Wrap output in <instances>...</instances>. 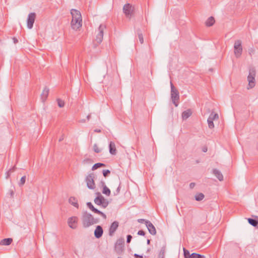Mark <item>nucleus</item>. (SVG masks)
<instances>
[{"mask_svg": "<svg viewBox=\"0 0 258 258\" xmlns=\"http://www.w3.org/2000/svg\"><path fill=\"white\" fill-rule=\"evenodd\" d=\"M81 220L84 228H86L90 227L91 225L97 224L99 222V218H95L90 213L87 211L83 213Z\"/></svg>", "mask_w": 258, "mask_h": 258, "instance_id": "1", "label": "nucleus"}, {"mask_svg": "<svg viewBox=\"0 0 258 258\" xmlns=\"http://www.w3.org/2000/svg\"><path fill=\"white\" fill-rule=\"evenodd\" d=\"M171 87V98L172 103L177 107L178 106V101L179 99V95L178 91L175 88L173 84L170 82Z\"/></svg>", "mask_w": 258, "mask_h": 258, "instance_id": "2", "label": "nucleus"}, {"mask_svg": "<svg viewBox=\"0 0 258 258\" xmlns=\"http://www.w3.org/2000/svg\"><path fill=\"white\" fill-rule=\"evenodd\" d=\"M256 72L254 68H251L249 70V75L247 77V80L248 81V86L249 88H252L255 86V77ZM249 89V88H248Z\"/></svg>", "mask_w": 258, "mask_h": 258, "instance_id": "3", "label": "nucleus"}, {"mask_svg": "<svg viewBox=\"0 0 258 258\" xmlns=\"http://www.w3.org/2000/svg\"><path fill=\"white\" fill-rule=\"evenodd\" d=\"M135 8L130 4H126L123 7V12L126 18L131 19L134 14Z\"/></svg>", "mask_w": 258, "mask_h": 258, "instance_id": "4", "label": "nucleus"}, {"mask_svg": "<svg viewBox=\"0 0 258 258\" xmlns=\"http://www.w3.org/2000/svg\"><path fill=\"white\" fill-rule=\"evenodd\" d=\"M94 178L95 175L93 173L89 174L86 176L85 181L87 183V186L89 189H94L96 188Z\"/></svg>", "mask_w": 258, "mask_h": 258, "instance_id": "5", "label": "nucleus"}, {"mask_svg": "<svg viewBox=\"0 0 258 258\" xmlns=\"http://www.w3.org/2000/svg\"><path fill=\"white\" fill-rule=\"evenodd\" d=\"M234 54L236 58H239L242 53V42L240 40H237L235 41L234 44Z\"/></svg>", "mask_w": 258, "mask_h": 258, "instance_id": "6", "label": "nucleus"}, {"mask_svg": "<svg viewBox=\"0 0 258 258\" xmlns=\"http://www.w3.org/2000/svg\"><path fill=\"white\" fill-rule=\"evenodd\" d=\"M106 28V26L104 24H100L98 27V33L96 36L95 41L98 44H100L103 40L104 30Z\"/></svg>", "mask_w": 258, "mask_h": 258, "instance_id": "7", "label": "nucleus"}, {"mask_svg": "<svg viewBox=\"0 0 258 258\" xmlns=\"http://www.w3.org/2000/svg\"><path fill=\"white\" fill-rule=\"evenodd\" d=\"M124 245V239L123 238H120L117 240L115 244V250L118 254L123 251Z\"/></svg>", "mask_w": 258, "mask_h": 258, "instance_id": "8", "label": "nucleus"}, {"mask_svg": "<svg viewBox=\"0 0 258 258\" xmlns=\"http://www.w3.org/2000/svg\"><path fill=\"white\" fill-rule=\"evenodd\" d=\"M36 15L35 13H30L27 19V25L28 29H31L33 28L34 23L36 19Z\"/></svg>", "mask_w": 258, "mask_h": 258, "instance_id": "9", "label": "nucleus"}, {"mask_svg": "<svg viewBox=\"0 0 258 258\" xmlns=\"http://www.w3.org/2000/svg\"><path fill=\"white\" fill-rule=\"evenodd\" d=\"M72 29L77 30L82 26V18H72L71 22Z\"/></svg>", "mask_w": 258, "mask_h": 258, "instance_id": "10", "label": "nucleus"}, {"mask_svg": "<svg viewBox=\"0 0 258 258\" xmlns=\"http://www.w3.org/2000/svg\"><path fill=\"white\" fill-rule=\"evenodd\" d=\"M146 226L148 228V230L149 233L153 235H155L156 234V230L155 226L153 224L149 221L148 222H146Z\"/></svg>", "mask_w": 258, "mask_h": 258, "instance_id": "11", "label": "nucleus"}, {"mask_svg": "<svg viewBox=\"0 0 258 258\" xmlns=\"http://www.w3.org/2000/svg\"><path fill=\"white\" fill-rule=\"evenodd\" d=\"M77 221L78 218L77 217H72L69 218L68 221L69 226L72 229H76L77 227Z\"/></svg>", "mask_w": 258, "mask_h": 258, "instance_id": "12", "label": "nucleus"}, {"mask_svg": "<svg viewBox=\"0 0 258 258\" xmlns=\"http://www.w3.org/2000/svg\"><path fill=\"white\" fill-rule=\"evenodd\" d=\"M119 226L118 222L115 221L111 224L109 229V235L112 236L115 232Z\"/></svg>", "mask_w": 258, "mask_h": 258, "instance_id": "13", "label": "nucleus"}, {"mask_svg": "<svg viewBox=\"0 0 258 258\" xmlns=\"http://www.w3.org/2000/svg\"><path fill=\"white\" fill-rule=\"evenodd\" d=\"M103 230L102 227L98 225L96 226V229L94 230V236L96 238H100L103 235Z\"/></svg>", "mask_w": 258, "mask_h": 258, "instance_id": "14", "label": "nucleus"}, {"mask_svg": "<svg viewBox=\"0 0 258 258\" xmlns=\"http://www.w3.org/2000/svg\"><path fill=\"white\" fill-rule=\"evenodd\" d=\"M212 173L219 179V181H221L223 180V176L222 173L217 169H213L212 170Z\"/></svg>", "mask_w": 258, "mask_h": 258, "instance_id": "15", "label": "nucleus"}, {"mask_svg": "<svg viewBox=\"0 0 258 258\" xmlns=\"http://www.w3.org/2000/svg\"><path fill=\"white\" fill-rule=\"evenodd\" d=\"M49 90L48 88L45 87L41 94V99L43 102H44L46 100L49 94Z\"/></svg>", "mask_w": 258, "mask_h": 258, "instance_id": "16", "label": "nucleus"}, {"mask_svg": "<svg viewBox=\"0 0 258 258\" xmlns=\"http://www.w3.org/2000/svg\"><path fill=\"white\" fill-rule=\"evenodd\" d=\"M98 196L94 199V203L99 206H101L105 198L99 193H97Z\"/></svg>", "mask_w": 258, "mask_h": 258, "instance_id": "17", "label": "nucleus"}, {"mask_svg": "<svg viewBox=\"0 0 258 258\" xmlns=\"http://www.w3.org/2000/svg\"><path fill=\"white\" fill-rule=\"evenodd\" d=\"M109 153L111 155H116V149L115 145L114 142H110L109 144Z\"/></svg>", "mask_w": 258, "mask_h": 258, "instance_id": "18", "label": "nucleus"}, {"mask_svg": "<svg viewBox=\"0 0 258 258\" xmlns=\"http://www.w3.org/2000/svg\"><path fill=\"white\" fill-rule=\"evenodd\" d=\"M255 219L248 218V222L252 226L258 228V217L255 216Z\"/></svg>", "mask_w": 258, "mask_h": 258, "instance_id": "19", "label": "nucleus"}, {"mask_svg": "<svg viewBox=\"0 0 258 258\" xmlns=\"http://www.w3.org/2000/svg\"><path fill=\"white\" fill-rule=\"evenodd\" d=\"M71 14L72 15V18H82L81 13L76 9H72L71 11Z\"/></svg>", "mask_w": 258, "mask_h": 258, "instance_id": "20", "label": "nucleus"}, {"mask_svg": "<svg viewBox=\"0 0 258 258\" xmlns=\"http://www.w3.org/2000/svg\"><path fill=\"white\" fill-rule=\"evenodd\" d=\"M13 240L11 238H5L0 241V245H9L12 242Z\"/></svg>", "mask_w": 258, "mask_h": 258, "instance_id": "21", "label": "nucleus"}, {"mask_svg": "<svg viewBox=\"0 0 258 258\" xmlns=\"http://www.w3.org/2000/svg\"><path fill=\"white\" fill-rule=\"evenodd\" d=\"M215 22V19L213 17H210L205 22V25L207 27H210L214 25Z\"/></svg>", "mask_w": 258, "mask_h": 258, "instance_id": "22", "label": "nucleus"}, {"mask_svg": "<svg viewBox=\"0 0 258 258\" xmlns=\"http://www.w3.org/2000/svg\"><path fill=\"white\" fill-rule=\"evenodd\" d=\"M166 244H165V243H164L162 245L161 248L160 250V252L159 253V254H158L159 258H164V257L165 250H166Z\"/></svg>", "mask_w": 258, "mask_h": 258, "instance_id": "23", "label": "nucleus"}, {"mask_svg": "<svg viewBox=\"0 0 258 258\" xmlns=\"http://www.w3.org/2000/svg\"><path fill=\"white\" fill-rule=\"evenodd\" d=\"M69 203L74 206V207L78 208H79V204L78 203V200L74 197H71L69 199Z\"/></svg>", "mask_w": 258, "mask_h": 258, "instance_id": "24", "label": "nucleus"}, {"mask_svg": "<svg viewBox=\"0 0 258 258\" xmlns=\"http://www.w3.org/2000/svg\"><path fill=\"white\" fill-rule=\"evenodd\" d=\"M191 115V111L190 109H187L183 111L182 113L183 119H186Z\"/></svg>", "mask_w": 258, "mask_h": 258, "instance_id": "25", "label": "nucleus"}, {"mask_svg": "<svg viewBox=\"0 0 258 258\" xmlns=\"http://www.w3.org/2000/svg\"><path fill=\"white\" fill-rule=\"evenodd\" d=\"M86 204L88 208H89L93 212L96 214L97 213L98 210L95 208L91 202H87Z\"/></svg>", "mask_w": 258, "mask_h": 258, "instance_id": "26", "label": "nucleus"}, {"mask_svg": "<svg viewBox=\"0 0 258 258\" xmlns=\"http://www.w3.org/2000/svg\"><path fill=\"white\" fill-rule=\"evenodd\" d=\"M105 164H104V163H97L96 164H95L92 167V170H95L99 168H100V167H105Z\"/></svg>", "mask_w": 258, "mask_h": 258, "instance_id": "27", "label": "nucleus"}, {"mask_svg": "<svg viewBox=\"0 0 258 258\" xmlns=\"http://www.w3.org/2000/svg\"><path fill=\"white\" fill-rule=\"evenodd\" d=\"M205 195L203 193H198L195 196V200L197 201H201L204 199Z\"/></svg>", "mask_w": 258, "mask_h": 258, "instance_id": "28", "label": "nucleus"}, {"mask_svg": "<svg viewBox=\"0 0 258 258\" xmlns=\"http://www.w3.org/2000/svg\"><path fill=\"white\" fill-rule=\"evenodd\" d=\"M138 36L139 39V41L141 44L144 43V37L143 36V34L140 30H138L137 31Z\"/></svg>", "mask_w": 258, "mask_h": 258, "instance_id": "29", "label": "nucleus"}, {"mask_svg": "<svg viewBox=\"0 0 258 258\" xmlns=\"http://www.w3.org/2000/svg\"><path fill=\"white\" fill-rule=\"evenodd\" d=\"M102 193L107 196H109L110 195L111 191L107 186H104L102 189Z\"/></svg>", "mask_w": 258, "mask_h": 258, "instance_id": "30", "label": "nucleus"}, {"mask_svg": "<svg viewBox=\"0 0 258 258\" xmlns=\"http://www.w3.org/2000/svg\"><path fill=\"white\" fill-rule=\"evenodd\" d=\"M213 120H213L211 117H208V120H207L209 127L211 129H212L214 127Z\"/></svg>", "mask_w": 258, "mask_h": 258, "instance_id": "31", "label": "nucleus"}, {"mask_svg": "<svg viewBox=\"0 0 258 258\" xmlns=\"http://www.w3.org/2000/svg\"><path fill=\"white\" fill-rule=\"evenodd\" d=\"M190 258H206L204 255H201L197 253H192L191 254Z\"/></svg>", "mask_w": 258, "mask_h": 258, "instance_id": "32", "label": "nucleus"}, {"mask_svg": "<svg viewBox=\"0 0 258 258\" xmlns=\"http://www.w3.org/2000/svg\"><path fill=\"white\" fill-rule=\"evenodd\" d=\"M183 254L184 258H190V256H191L189 251L185 248H183Z\"/></svg>", "mask_w": 258, "mask_h": 258, "instance_id": "33", "label": "nucleus"}, {"mask_svg": "<svg viewBox=\"0 0 258 258\" xmlns=\"http://www.w3.org/2000/svg\"><path fill=\"white\" fill-rule=\"evenodd\" d=\"M57 102L58 106L59 107L61 108V107H64V101L62 100L61 99H60L59 98H58V99H57Z\"/></svg>", "mask_w": 258, "mask_h": 258, "instance_id": "34", "label": "nucleus"}, {"mask_svg": "<svg viewBox=\"0 0 258 258\" xmlns=\"http://www.w3.org/2000/svg\"><path fill=\"white\" fill-rule=\"evenodd\" d=\"M26 176H23L21 177L20 182H19V185L20 186H22L25 183L26 181Z\"/></svg>", "mask_w": 258, "mask_h": 258, "instance_id": "35", "label": "nucleus"}, {"mask_svg": "<svg viewBox=\"0 0 258 258\" xmlns=\"http://www.w3.org/2000/svg\"><path fill=\"white\" fill-rule=\"evenodd\" d=\"M209 117H211L212 119L214 120L219 118V115L217 113H214V112H212Z\"/></svg>", "mask_w": 258, "mask_h": 258, "instance_id": "36", "label": "nucleus"}, {"mask_svg": "<svg viewBox=\"0 0 258 258\" xmlns=\"http://www.w3.org/2000/svg\"><path fill=\"white\" fill-rule=\"evenodd\" d=\"M93 150L95 152L97 153H100L101 151L96 144H95L93 146Z\"/></svg>", "mask_w": 258, "mask_h": 258, "instance_id": "37", "label": "nucleus"}, {"mask_svg": "<svg viewBox=\"0 0 258 258\" xmlns=\"http://www.w3.org/2000/svg\"><path fill=\"white\" fill-rule=\"evenodd\" d=\"M108 204H109V202L106 199H105L104 201H103L102 204H101V206L103 208H105L108 206Z\"/></svg>", "mask_w": 258, "mask_h": 258, "instance_id": "38", "label": "nucleus"}, {"mask_svg": "<svg viewBox=\"0 0 258 258\" xmlns=\"http://www.w3.org/2000/svg\"><path fill=\"white\" fill-rule=\"evenodd\" d=\"M110 173V171L108 169L103 170V175L105 177H106Z\"/></svg>", "mask_w": 258, "mask_h": 258, "instance_id": "39", "label": "nucleus"}, {"mask_svg": "<svg viewBox=\"0 0 258 258\" xmlns=\"http://www.w3.org/2000/svg\"><path fill=\"white\" fill-rule=\"evenodd\" d=\"M96 214L101 215L103 218V219H106V215L104 213H103V212H102L101 211L98 210Z\"/></svg>", "mask_w": 258, "mask_h": 258, "instance_id": "40", "label": "nucleus"}, {"mask_svg": "<svg viewBox=\"0 0 258 258\" xmlns=\"http://www.w3.org/2000/svg\"><path fill=\"white\" fill-rule=\"evenodd\" d=\"M8 194L10 195V198H13L14 195V191L13 189H11L9 190Z\"/></svg>", "mask_w": 258, "mask_h": 258, "instance_id": "41", "label": "nucleus"}, {"mask_svg": "<svg viewBox=\"0 0 258 258\" xmlns=\"http://www.w3.org/2000/svg\"><path fill=\"white\" fill-rule=\"evenodd\" d=\"M120 190V185L119 184V186L117 187V188L116 190V191L114 192V196L117 195L119 193Z\"/></svg>", "mask_w": 258, "mask_h": 258, "instance_id": "42", "label": "nucleus"}, {"mask_svg": "<svg viewBox=\"0 0 258 258\" xmlns=\"http://www.w3.org/2000/svg\"><path fill=\"white\" fill-rule=\"evenodd\" d=\"M148 221H149L144 219H139L138 220V222L141 223H145V224H146V222H148Z\"/></svg>", "mask_w": 258, "mask_h": 258, "instance_id": "43", "label": "nucleus"}, {"mask_svg": "<svg viewBox=\"0 0 258 258\" xmlns=\"http://www.w3.org/2000/svg\"><path fill=\"white\" fill-rule=\"evenodd\" d=\"M132 239V236L131 235H127L126 237V242L130 243Z\"/></svg>", "mask_w": 258, "mask_h": 258, "instance_id": "44", "label": "nucleus"}, {"mask_svg": "<svg viewBox=\"0 0 258 258\" xmlns=\"http://www.w3.org/2000/svg\"><path fill=\"white\" fill-rule=\"evenodd\" d=\"M138 234L141 236H144L145 235V232L143 230H140L138 232Z\"/></svg>", "mask_w": 258, "mask_h": 258, "instance_id": "45", "label": "nucleus"}, {"mask_svg": "<svg viewBox=\"0 0 258 258\" xmlns=\"http://www.w3.org/2000/svg\"><path fill=\"white\" fill-rule=\"evenodd\" d=\"M15 167H13L12 168L10 169L9 171L7 172L8 175V176H9V173H11V172H13L15 171Z\"/></svg>", "mask_w": 258, "mask_h": 258, "instance_id": "46", "label": "nucleus"}, {"mask_svg": "<svg viewBox=\"0 0 258 258\" xmlns=\"http://www.w3.org/2000/svg\"><path fill=\"white\" fill-rule=\"evenodd\" d=\"M100 186H101L102 188H103L104 187V186H106V185L104 181H101L100 182Z\"/></svg>", "mask_w": 258, "mask_h": 258, "instance_id": "47", "label": "nucleus"}, {"mask_svg": "<svg viewBox=\"0 0 258 258\" xmlns=\"http://www.w3.org/2000/svg\"><path fill=\"white\" fill-rule=\"evenodd\" d=\"M135 258H143V255L135 253L134 255Z\"/></svg>", "mask_w": 258, "mask_h": 258, "instance_id": "48", "label": "nucleus"}, {"mask_svg": "<svg viewBox=\"0 0 258 258\" xmlns=\"http://www.w3.org/2000/svg\"><path fill=\"white\" fill-rule=\"evenodd\" d=\"M195 183H194V182H191L189 184V187L191 189H192L195 187Z\"/></svg>", "mask_w": 258, "mask_h": 258, "instance_id": "49", "label": "nucleus"}, {"mask_svg": "<svg viewBox=\"0 0 258 258\" xmlns=\"http://www.w3.org/2000/svg\"><path fill=\"white\" fill-rule=\"evenodd\" d=\"M13 40L14 43L15 44L18 43V39L15 37L13 38Z\"/></svg>", "mask_w": 258, "mask_h": 258, "instance_id": "50", "label": "nucleus"}, {"mask_svg": "<svg viewBox=\"0 0 258 258\" xmlns=\"http://www.w3.org/2000/svg\"><path fill=\"white\" fill-rule=\"evenodd\" d=\"M64 139V135H62L61 137L59 139V142L62 141Z\"/></svg>", "mask_w": 258, "mask_h": 258, "instance_id": "51", "label": "nucleus"}, {"mask_svg": "<svg viewBox=\"0 0 258 258\" xmlns=\"http://www.w3.org/2000/svg\"><path fill=\"white\" fill-rule=\"evenodd\" d=\"M94 132L96 133H101V131L100 129H95L94 130Z\"/></svg>", "mask_w": 258, "mask_h": 258, "instance_id": "52", "label": "nucleus"}, {"mask_svg": "<svg viewBox=\"0 0 258 258\" xmlns=\"http://www.w3.org/2000/svg\"><path fill=\"white\" fill-rule=\"evenodd\" d=\"M90 117H91V115L90 114H89V115H87V118L88 120H89L90 119Z\"/></svg>", "mask_w": 258, "mask_h": 258, "instance_id": "53", "label": "nucleus"}, {"mask_svg": "<svg viewBox=\"0 0 258 258\" xmlns=\"http://www.w3.org/2000/svg\"><path fill=\"white\" fill-rule=\"evenodd\" d=\"M203 152H206L207 151V148H205L203 149Z\"/></svg>", "mask_w": 258, "mask_h": 258, "instance_id": "54", "label": "nucleus"}, {"mask_svg": "<svg viewBox=\"0 0 258 258\" xmlns=\"http://www.w3.org/2000/svg\"><path fill=\"white\" fill-rule=\"evenodd\" d=\"M147 244H150V239H147Z\"/></svg>", "mask_w": 258, "mask_h": 258, "instance_id": "55", "label": "nucleus"}, {"mask_svg": "<svg viewBox=\"0 0 258 258\" xmlns=\"http://www.w3.org/2000/svg\"><path fill=\"white\" fill-rule=\"evenodd\" d=\"M150 251V248H148L147 250V252H149Z\"/></svg>", "mask_w": 258, "mask_h": 258, "instance_id": "56", "label": "nucleus"}, {"mask_svg": "<svg viewBox=\"0 0 258 258\" xmlns=\"http://www.w3.org/2000/svg\"><path fill=\"white\" fill-rule=\"evenodd\" d=\"M85 121V120H81V122H84Z\"/></svg>", "mask_w": 258, "mask_h": 258, "instance_id": "57", "label": "nucleus"}]
</instances>
